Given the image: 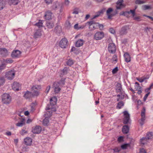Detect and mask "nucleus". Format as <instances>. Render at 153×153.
I'll list each match as a JSON object with an SVG mask.
<instances>
[{
  "label": "nucleus",
  "instance_id": "obj_33",
  "mask_svg": "<svg viewBox=\"0 0 153 153\" xmlns=\"http://www.w3.org/2000/svg\"><path fill=\"white\" fill-rule=\"evenodd\" d=\"M42 21L41 20H39V22L38 23H37L35 24V25L36 26L39 28L42 27Z\"/></svg>",
  "mask_w": 153,
  "mask_h": 153
},
{
  "label": "nucleus",
  "instance_id": "obj_62",
  "mask_svg": "<svg viewBox=\"0 0 153 153\" xmlns=\"http://www.w3.org/2000/svg\"><path fill=\"white\" fill-rule=\"evenodd\" d=\"M70 1L69 0H65V4L66 5H68Z\"/></svg>",
  "mask_w": 153,
  "mask_h": 153
},
{
  "label": "nucleus",
  "instance_id": "obj_1",
  "mask_svg": "<svg viewBox=\"0 0 153 153\" xmlns=\"http://www.w3.org/2000/svg\"><path fill=\"white\" fill-rule=\"evenodd\" d=\"M10 96L7 94H4L2 96V101L3 103L6 104H9L11 102Z\"/></svg>",
  "mask_w": 153,
  "mask_h": 153
},
{
  "label": "nucleus",
  "instance_id": "obj_44",
  "mask_svg": "<svg viewBox=\"0 0 153 153\" xmlns=\"http://www.w3.org/2000/svg\"><path fill=\"white\" fill-rule=\"evenodd\" d=\"M135 3L136 4H141L145 3V2L143 1L137 0L135 1Z\"/></svg>",
  "mask_w": 153,
  "mask_h": 153
},
{
  "label": "nucleus",
  "instance_id": "obj_29",
  "mask_svg": "<svg viewBox=\"0 0 153 153\" xmlns=\"http://www.w3.org/2000/svg\"><path fill=\"white\" fill-rule=\"evenodd\" d=\"M122 86L121 84L120 83H118L116 86V90L118 92L121 91Z\"/></svg>",
  "mask_w": 153,
  "mask_h": 153
},
{
  "label": "nucleus",
  "instance_id": "obj_52",
  "mask_svg": "<svg viewBox=\"0 0 153 153\" xmlns=\"http://www.w3.org/2000/svg\"><path fill=\"white\" fill-rule=\"evenodd\" d=\"M118 68L117 67H116L114 68L112 71V73L113 74L116 73L118 71Z\"/></svg>",
  "mask_w": 153,
  "mask_h": 153
},
{
  "label": "nucleus",
  "instance_id": "obj_27",
  "mask_svg": "<svg viewBox=\"0 0 153 153\" xmlns=\"http://www.w3.org/2000/svg\"><path fill=\"white\" fill-rule=\"evenodd\" d=\"M148 140V139L146 137H143L140 139V142L141 144L144 145L147 143Z\"/></svg>",
  "mask_w": 153,
  "mask_h": 153
},
{
  "label": "nucleus",
  "instance_id": "obj_31",
  "mask_svg": "<svg viewBox=\"0 0 153 153\" xmlns=\"http://www.w3.org/2000/svg\"><path fill=\"white\" fill-rule=\"evenodd\" d=\"M5 5L4 1L0 0V10L2 9Z\"/></svg>",
  "mask_w": 153,
  "mask_h": 153
},
{
  "label": "nucleus",
  "instance_id": "obj_36",
  "mask_svg": "<svg viewBox=\"0 0 153 153\" xmlns=\"http://www.w3.org/2000/svg\"><path fill=\"white\" fill-rule=\"evenodd\" d=\"M124 105V104L123 102L122 101H121L118 103L117 107L118 109H120Z\"/></svg>",
  "mask_w": 153,
  "mask_h": 153
},
{
  "label": "nucleus",
  "instance_id": "obj_57",
  "mask_svg": "<svg viewBox=\"0 0 153 153\" xmlns=\"http://www.w3.org/2000/svg\"><path fill=\"white\" fill-rule=\"evenodd\" d=\"M127 12L128 11H126V12H123L121 13H120V15H123L124 16H126V14H128Z\"/></svg>",
  "mask_w": 153,
  "mask_h": 153
},
{
  "label": "nucleus",
  "instance_id": "obj_15",
  "mask_svg": "<svg viewBox=\"0 0 153 153\" xmlns=\"http://www.w3.org/2000/svg\"><path fill=\"white\" fill-rule=\"evenodd\" d=\"M21 54V52L19 50L14 51L12 52L11 56L13 58L19 57Z\"/></svg>",
  "mask_w": 153,
  "mask_h": 153
},
{
  "label": "nucleus",
  "instance_id": "obj_16",
  "mask_svg": "<svg viewBox=\"0 0 153 153\" xmlns=\"http://www.w3.org/2000/svg\"><path fill=\"white\" fill-rule=\"evenodd\" d=\"M42 130L41 127L39 126H36L33 128L32 130V132L34 134H39Z\"/></svg>",
  "mask_w": 153,
  "mask_h": 153
},
{
  "label": "nucleus",
  "instance_id": "obj_2",
  "mask_svg": "<svg viewBox=\"0 0 153 153\" xmlns=\"http://www.w3.org/2000/svg\"><path fill=\"white\" fill-rule=\"evenodd\" d=\"M86 25H89V28L91 30H94L98 28L99 24L96 23L94 21H91L86 22Z\"/></svg>",
  "mask_w": 153,
  "mask_h": 153
},
{
  "label": "nucleus",
  "instance_id": "obj_32",
  "mask_svg": "<svg viewBox=\"0 0 153 153\" xmlns=\"http://www.w3.org/2000/svg\"><path fill=\"white\" fill-rule=\"evenodd\" d=\"M153 136V133L152 132H150L147 133L146 134V137L148 139H151Z\"/></svg>",
  "mask_w": 153,
  "mask_h": 153
},
{
  "label": "nucleus",
  "instance_id": "obj_19",
  "mask_svg": "<svg viewBox=\"0 0 153 153\" xmlns=\"http://www.w3.org/2000/svg\"><path fill=\"white\" fill-rule=\"evenodd\" d=\"M0 55L3 56H6L8 55L7 50L5 48H0Z\"/></svg>",
  "mask_w": 153,
  "mask_h": 153
},
{
  "label": "nucleus",
  "instance_id": "obj_47",
  "mask_svg": "<svg viewBox=\"0 0 153 153\" xmlns=\"http://www.w3.org/2000/svg\"><path fill=\"white\" fill-rule=\"evenodd\" d=\"M129 145L128 144H125L121 145V147L123 149H126L127 147Z\"/></svg>",
  "mask_w": 153,
  "mask_h": 153
},
{
  "label": "nucleus",
  "instance_id": "obj_48",
  "mask_svg": "<svg viewBox=\"0 0 153 153\" xmlns=\"http://www.w3.org/2000/svg\"><path fill=\"white\" fill-rule=\"evenodd\" d=\"M153 88V83H152L151 84L150 87L146 89L145 90V91L146 92H148L149 91V90L152 88Z\"/></svg>",
  "mask_w": 153,
  "mask_h": 153
},
{
  "label": "nucleus",
  "instance_id": "obj_59",
  "mask_svg": "<svg viewBox=\"0 0 153 153\" xmlns=\"http://www.w3.org/2000/svg\"><path fill=\"white\" fill-rule=\"evenodd\" d=\"M74 28L77 30H79V26L78 25V24H75L74 26Z\"/></svg>",
  "mask_w": 153,
  "mask_h": 153
},
{
  "label": "nucleus",
  "instance_id": "obj_40",
  "mask_svg": "<svg viewBox=\"0 0 153 153\" xmlns=\"http://www.w3.org/2000/svg\"><path fill=\"white\" fill-rule=\"evenodd\" d=\"M68 71V68L67 67H65L62 71V74L61 75L63 76L65 74H67Z\"/></svg>",
  "mask_w": 153,
  "mask_h": 153
},
{
  "label": "nucleus",
  "instance_id": "obj_6",
  "mask_svg": "<svg viewBox=\"0 0 153 153\" xmlns=\"http://www.w3.org/2000/svg\"><path fill=\"white\" fill-rule=\"evenodd\" d=\"M123 114L124 116L123 123L125 124H127L130 119V115L127 111H124Z\"/></svg>",
  "mask_w": 153,
  "mask_h": 153
},
{
  "label": "nucleus",
  "instance_id": "obj_22",
  "mask_svg": "<svg viewBox=\"0 0 153 153\" xmlns=\"http://www.w3.org/2000/svg\"><path fill=\"white\" fill-rule=\"evenodd\" d=\"M55 21V20H54L53 21H48L46 24V26L48 28L50 29L52 28L54 26V22Z\"/></svg>",
  "mask_w": 153,
  "mask_h": 153
},
{
  "label": "nucleus",
  "instance_id": "obj_9",
  "mask_svg": "<svg viewBox=\"0 0 153 153\" xmlns=\"http://www.w3.org/2000/svg\"><path fill=\"white\" fill-rule=\"evenodd\" d=\"M40 88V86H33L32 88V91L33 95L34 96H37L39 94V91Z\"/></svg>",
  "mask_w": 153,
  "mask_h": 153
},
{
  "label": "nucleus",
  "instance_id": "obj_28",
  "mask_svg": "<svg viewBox=\"0 0 153 153\" xmlns=\"http://www.w3.org/2000/svg\"><path fill=\"white\" fill-rule=\"evenodd\" d=\"M56 98L55 97H53L50 100V103L52 105L56 104Z\"/></svg>",
  "mask_w": 153,
  "mask_h": 153
},
{
  "label": "nucleus",
  "instance_id": "obj_34",
  "mask_svg": "<svg viewBox=\"0 0 153 153\" xmlns=\"http://www.w3.org/2000/svg\"><path fill=\"white\" fill-rule=\"evenodd\" d=\"M149 78V77H142L137 79V80L140 82H143L145 80Z\"/></svg>",
  "mask_w": 153,
  "mask_h": 153
},
{
  "label": "nucleus",
  "instance_id": "obj_46",
  "mask_svg": "<svg viewBox=\"0 0 153 153\" xmlns=\"http://www.w3.org/2000/svg\"><path fill=\"white\" fill-rule=\"evenodd\" d=\"M103 13V12L102 10H101V11L99 12L97 15L94 16L93 17V18L95 19L96 18L100 16L101 14H102Z\"/></svg>",
  "mask_w": 153,
  "mask_h": 153
},
{
  "label": "nucleus",
  "instance_id": "obj_10",
  "mask_svg": "<svg viewBox=\"0 0 153 153\" xmlns=\"http://www.w3.org/2000/svg\"><path fill=\"white\" fill-rule=\"evenodd\" d=\"M108 49L110 53H114L116 50V48L115 44L113 43L109 44L108 45Z\"/></svg>",
  "mask_w": 153,
  "mask_h": 153
},
{
  "label": "nucleus",
  "instance_id": "obj_18",
  "mask_svg": "<svg viewBox=\"0 0 153 153\" xmlns=\"http://www.w3.org/2000/svg\"><path fill=\"white\" fill-rule=\"evenodd\" d=\"M52 17V13L50 11H48L46 12L45 17L46 19L49 20L51 19Z\"/></svg>",
  "mask_w": 153,
  "mask_h": 153
},
{
  "label": "nucleus",
  "instance_id": "obj_58",
  "mask_svg": "<svg viewBox=\"0 0 153 153\" xmlns=\"http://www.w3.org/2000/svg\"><path fill=\"white\" fill-rule=\"evenodd\" d=\"M45 3L48 4L51 3L52 2V0H45Z\"/></svg>",
  "mask_w": 153,
  "mask_h": 153
},
{
  "label": "nucleus",
  "instance_id": "obj_17",
  "mask_svg": "<svg viewBox=\"0 0 153 153\" xmlns=\"http://www.w3.org/2000/svg\"><path fill=\"white\" fill-rule=\"evenodd\" d=\"M21 87V85L19 83L17 82H15L13 84L12 88L14 91H18Z\"/></svg>",
  "mask_w": 153,
  "mask_h": 153
},
{
  "label": "nucleus",
  "instance_id": "obj_55",
  "mask_svg": "<svg viewBox=\"0 0 153 153\" xmlns=\"http://www.w3.org/2000/svg\"><path fill=\"white\" fill-rule=\"evenodd\" d=\"M148 93L146 94L145 96L144 97V100H146V99H147V97H148V96L149 95V94L150 93V92L149 91L148 92H147Z\"/></svg>",
  "mask_w": 153,
  "mask_h": 153
},
{
  "label": "nucleus",
  "instance_id": "obj_11",
  "mask_svg": "<svg viewBox=\"0 0 153 153\" xmlns=\"http://www.w3.org/2000/svg\"><path fill=\"white\" fill-rule=\"evenodd\" d=\"M19 122L17 123L16 125L18 127H22L25 124V118L20 117L19 118Z\"/></svg>",
  "mask_w": 153,
  "mask_h": 153
},
{
  "label": "nucleus",
  "instance_id": "obj_61",
  "mask_svg": "<svg viewBox=\"0 0 153 153\" xmlns=\"http://www.w3.org/2000/svg\"><path fill=\"white\" fill-rule=\"evenodd\" d=\"M116 58H117L116 56L115 55H114L112 58V59H113V61H115L117 62V59H116Z\"/></svg>",
  "mask_w": 153,
  "mask_h": 153
},
{
  "label": "nucleus",
  "instance_id": "obj_49",
  "mask_svg": "<svg viewBox=\"0 0 153 153\" xmlns=\"http://www.w3.org/2000/svg\"><path fill=\"white\" fill-rule=\"evenodd\" d=\"M142 7L143 9L144 10H146L151 8V7L150 6L146 5H143V6Z\"/></svg>",
  "mask_w": 153,
  "mask_h": 153
},
{
  "label": "nucleus",
  "instance_id": "obj_35",
  "mask_svg": "<svg viewBox=\"0 0 153 153\" xmlns=\"http://www.w3.org/2000/svg\"><path fill=\"white\" fill-rule=\"evenodd\" d=\"M74 63V61L71 59H69L66 62L67 65L69 66H71L73 65Z\"/></svg>",
  "mask_w": 153,
  "mask_h": 153
},
{
  "label": "nucleus",
  "instance_id": "obj_63",
  "mask_svg": "<svg viewBox=\"0 0 153 153\" xmlns=\"http://www.w3.org/2000/svg\"><path fill=\"white\" fill-rule=\"evenodd\" d=\"M98 27L100 28V30H102L103 28V26L102 25L99 24V25L98 26Z\"/></svg>",
  "mask_w": 153,
  "mask_h": 153
},
{
  "label": "nucleus",
  "instance_id": "obj_39",
  "mask_svg": "<svg viewBox=\"0 0 153 153\" xmlns=\"http://www.w3.org/2000/svg\"><path fill=\"white\" fill-rule=\"evenodd\" d=\"M59 5L58 3H56L53 5L52 8L53 9L56 10L59 8Z\"/></svg>",
  "mask_w": 153,
  "mask_h": 153
},
{
  "label": "nucleus",
  "instance_id": "obj_21",
  "mask_svg": "<svg viewBox=\"0 0 153 153\" xmlns=\"http://www.w3.org/2000/svg\"><path fill=\"white\" fill-rule=\"evenodd\" d=\"M25 144L27 146H30L32 143V139L30 137H26L24 140Z\"/></svg>",
  "mask_w": 153,
  "mask_h": 153
},
{
  "label": "nucleus",
  "instance_id": "obj_5",
  "mask_svg": "<svg viewBox=\"0 0 153 153\" xmlns=\"http://www.w3.org/2000/svg\"><path fill=\"white\" fill-rule=\"evenodd\" d=\"M146 109L145 107H143L141 111V118L139 120L140 124L142 125L143 124L144 122L146 119L145 117Z\"/></svg>",
  "mask_w": 153,
  "mask_h": 153
},
{
  "label": "nucleus",
  "instance_id": "obj_42",
  "mask_svg": "<svg viewBox=\"0 0 153 153\" xmlns=\"http://www.w3.org/2000/svg\"><path fill=\"white\" fill-rule=\"evenodd\" d=\"M6 67V65L5 64H2L0 65V73L2 70L4 69Z\"/></svg>",
  "mask_w": 153,
  "mask_h": 153
},
{
  "label": "nucleus",
  "instance_id": "obj_37",
  "mask_svg": "<svg viewBox=\"0 0 153 153\" xmlns=\"http://www.w3.org/2000/svg\"><path fill=\"white\" fill-rule=\"evenodd\" d=\"M19 0H10V3L14 5H16L19 2Z\"/></svg>",
  "mask_w": 153,
  "mask_h": 153
},
{
  "label": "nucleus",
  "instance_id": "obj_4",
  "mask_svg": "<svg viewBox=\"0 0 153 153\" xmlns=\"http://www.w3.org/2000/svg\"><path fill=\"white\" fill-rule=\"evenodd\" d=\"M52 115V112L51 111H47L46 114H45V118L43 120V124L45 126H48L49 123V118L47 116H48V117H51Z\"/></svg>",
  "mask_w": 153,
  "mask_h": 153
},
{
  "label": "nucleus",
  "instance_id": "obj_8",
  "mask_svg": "<svg viewBox=\"0 0 153 153\" xmlns=\"http://www.w3.org/2000/svg\"><path fill=\"white\" fill-rule=\"evenodd\" d=\"M104 33L102 32H97L94 35V39L96 40H100L103 38L104 36Z\"/></svg>",
  "mask_w": 153,
  "mask_h": 153
},
{
  "label": "nucleus",
  "instance_id": "obj_25",
  "mask_svg": "<svg viewBox=\"0 0 153 153\" xmlns=\"http://www.w3.org/2000/svg\"><path fill=\"white\" fill-rule=\"evenodd\" d=\"M32 96V93L28 91L26 92L24 94V97L26 99L30 98Z\"/></svg>",
  "mask_w": 153,
  "mask_h": 153
},
{
  "label": "nucleus",
  "instance_id": "obj_12",
  "mask_svg": "<svg viewBox=\"0 0 153 153\" xmlns=\"http://www.w3.org/2000/svg\"><path fill=\"white\" fill-rule=\"evenodd\" d=\"M113 13V9L111 8H109L106 11V14L108 19H111L115 14Z\"/></svg>",
  "mask_w": 153,
  "mask_h": 153
},
{
  "label": "nucleus",
  "instance_id": "obj_56",
  "mask_svg": "<svg viewBox=\"0 0 153 153\" xmlns=\"http://www.w3.org/2000/svg\"><path fill=\"white\" fill-rule=\"evenodd\" d=\"M140 153H147L146 150L143 148L140 149Z\"/></svg>",
  "mask_w": 153,
  "mask_h": 153
},
{
  "label": "nucleus",
  "instance_id": "obj_64",
  "mask_svg": "<svg viewBox=\"0 0 153 153\" xmlns=\"http://www.w3.org/2000/svg\"><path fill=\"white\" fill-rule=\"evenodd\" d=\"M134 20L139 21L140 19V17L139 16H134Z\"/></svg>",
  "mask_w": 153,
  "mask_h": 153
},
{
  "label": "nucleus",
  "instance_id": "obj_14",
  "mask_svg": "<svg viewBox=\"0 0 153 153\" xmlns=\"http://www.w3.org/2000/svg\"><path fill=\"white\" fill-rule=\"evenodd\" d=\"M123 0H119L117 3L116 8L117 9H120L125 7V5L123 4Z\"/></svg>",
  "mask_w": 153,
  "mask_h": 153
},
{
  "label": "nucleus",
  "instance_id": "obj_3",
  "mask_svg": "<svg viewBox=\"0 0 153 153\" xmlns=\"http://www.w3.org/2000/svg\"><path fill=\"white\" fill-rule=\"evenodd\" d=\"M68 40L65 38L62 39L59 43V46L62 48H66L68 43Z\"/></svg>",
  "mask_w": 153,
  "mask_h": 153
},
{
  "label": "nucleus",
  "instance_id": "obj_20",
  "mask_svg": "<svg viewBox=\"0 0 153 153\" xmlns=\"http://www.w3.org/2000/svg\"><path fill=\"white\" fill-rule=\"evenodd\" d=\"M124 57L125 61L127 62H130L131 60V57L129 54L128 53H125L124 54Z\"/></svg>",
  "mask_w": 153,
  "mask_h": 153
},
{
  "label": "nucleus",
  "instance_id": "obj_51",
  "mask_svg": "<svg viewBox=\"0 0 153 153\" xmlns=\"http://www.w3.org/2000/svg\"><path fill=\"white\" fill-rule=\"evenodd\" d=\"M118 141L119 142H121L123 141V137L122 136H120L118 138Z\"/></svg>",
  "mask_w": 153,
  "mask_h": 153
},
{
  "label": "nucleus",
  "instance_id": "obj_24",
  "mask_svg": "<svg viewBox=\"0 0 153 153\" xmlns=\"http://www.w3.org/2000/svg\"><path fill=\"white\" fill-rule=\"evenodd\" d=\"M84 43V41L82 39H79L77 41L76 43V46L79 47L82 46Z\"/></svg>",
  "mask_w": 153,
  "mask_h": 153
},
{
  "label": "nucleus",
  "instance_id": "obj_60",
  "mask_svg": "<svg viewBox=\"0 0 153 153\" xmlns=\"http://www.w3.org/2000/svg\"><path fill=\"white\" fill-rule=\"evenodd\" d=\"M109 32L113 34H114L115 33V30L114 29L112 28H111L109 30Z\"/></svg>",
  "mask_w": 153,
  "mask_h": 153
},
{
  "label": "nucleus",
  "instance_id": "obj_45",
  "mask_svg": "<svg viewBox=\"0 0 153 153\" xmlns=\"http://www.w3.org/2000/svg\"><path fill=\"white\" fill-rule=\"evenodd\" d=\"M13 60L11 59H7L5 61V62L7 63H12L13 62Z\"/></svg>",
  "mask_w": 153,
  "mask_h": 153
},
{
  "label": "nucleus",
  "instance_id": "obj_13",
  "mask_svg": "<svg viewBox=\"0 0 153 153\" xmlns=\"http://www.w3.org/2000/svg\"><path fill=\"white\" fill-rule=\"evenodd\" d=\"M59 83L58 82H54L53 84V87L55 93H58L61 90L59 87Z\"/></svg>",
  "mask_w": 153,
  "mask_h": 153
},
{
  "label": "nucleus",
  "instance_id": "obj_53",
  "mask_svg": "<svg viewBox=\"0 0 153 153\" xmlns=\"http://www.w3.org/2000/svg\"><path fill=\"white\" fill-rule=\"evenodd\" d=\"M87 25H86V23L85 24H83L82 25L79 26V29H83Z\"/></svg>",
  "mask_w": 153,
  "mask_h": 153
},
{
  "label": "nucleus",
  "instance_id": "obj_38",
  "mask_svg": "<svg viewBox=\"0 0 153 153\" xmlns=\"http://www.w3.org/2000/svg\"><path fill=\"white\" fill-rule=\"evenodd\" d=\"M114 152H119L121 150V148L120 147H116L112 149Z\"/></svg>",
  "mask_w": 153,
  "mask_h": 153
},
{
  "label": "nucleus",
  "instance_id": "obj_26",
  "mask_svg": "<svg viewBox=\"0 0 153 153\" xmlns=\"http://www.w3.org/2000/svg\"><path fill=\"white\" fill-rule=\"evenodd\" d=\"M129 128L127 125L123 126L122 128V131L124 134H127L129 131Z\"/></svg>",
  "mask_w": 153,
  "mask_h": 153
},
{
  "label": "nucleus",
  "instance_id": "obj_50",
  "mask_svg": "<svg viewBox=\"0 0 153 153\" xmlns=\"http://www.w3.org/2000/svg\"><path fill=\"white\" fill-rule=\"evenodd\" d=\"M128 27L127 26H124L122 28V31L124 33L126 32V31L127 30Z\"/></svg>",
  "mask_w": 153,
  "mask_h": 153
},
{
  "label": "nucleus",
  "instance_id": "obj_7",
  "mask_svg": "<svg viewBox=\"0 0 153 153\" xmlns=\"http://www.w3.org/2000/svg\"><path fill=\"white\" fill-rule=\"evenodd\" d=\"M15 74V72L13 71H11L6 72L5 76L8 79L12 80L14 78Z\"/></svg>",
  "mask_w": 153,
  "mask_h": 153
},
{
  "label": "nucleus",
  "instance_id": "obj_41",
  "mask_svg": "<svg viewBox=\"0 0 153 153\" xmlns=\"http://www.w3.org/2000/svg\"><path fill=\"white\" fill-rule=\"evenodd\" d=\"M5 80L3 77H0V86L3 85L4 83Z\"/></svg>",
  "mask_w": 153,
  "mask_h": 153
},
{
  "label": "nucleus",
  "instance_id": "obj_23",
  "mask_svg": "<svg viewBox=\"0 0 153 153\" xmlns=\"http://www.w3.org/2000/svg\"><path fill=\"white\" fill-rule=\"evenodd\" d=\"M42 33H41V30L39 29L37 30L35 33L33 37L35 38H37L40 37Z\"/></svg>",
  "mask_w": 153,
  "mask_h": 153
},
{
  "label": "nucleus",
  "instance_id": "obj_54",
  "mask_svg": "<svg viewBox=\"0 0 153 153\" xmlns=\"http://www.w3.org/2000/svg\"><path fill=\"white\" fill-rule=\"evenodd\" d=\"M27 131H26L25 130L22 129V131H21L20 133L21 135H23L27 133Z\"/></svg>",
  "mask_w": 153,
  "mask_h": 153
},
{
  "label": "nucleus",
  "instance_id": "obj_43",
  "mask_svg": "<svg viewBox=\"0 0 153 153\" xmlns=\"http://www.w3.org/2000/svg\"><path fill=\"white\" fill-rule=\"evenodd\" d=\"M128 14H129L130 13H131L132 15V16L133 17H134V16H135V10H131L130 11H128V12H127Z\"/></svg>",
  "mask_w": 153,
  "mask_h": 153
},
{
  "label": "nucleus",
  "instance_id": "obj_30",
  "mask_svg": "<svg viewBox=\"0 0 153 153\" xmlns=\"http://www.w3.org/2000/svg\"><path fill=\"white\" fill-rule=\"evenodd\" d=\"M65 79L62 78L59 82H57L59 83V85L63 86L65 84Z\"/></svg>",
  "mask_w": 153,
  "mask_h": 153
}]
</instances>
